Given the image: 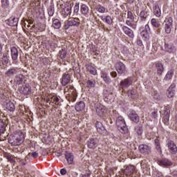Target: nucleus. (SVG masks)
<instances>
[{
    "label": "nucleus",
    "instance_id": "nucleus-1",
    "mask_svg": "<svg viewBox=\"0 0 177 177\" xmlns=\"http://www.w3.org/2000/svg\"><path fill=\"white\" fill-rule=\"evenodd\" d=\"M113 114H115V117H116L115 124L118 131H120L121 133H128V127H127V123H125L124 118L120 116V115L117 113V111H113Z\"/></svg>",
    "mask_w": 177,
    "mask_h": 177
},
{
    "label": "nucleus",
    "instance_id": "nucleus-2",
    "mask_svg": "<svg viewBox=\"0 0 177 177\" xmlns=\"http://www.w3.org/2000/svg\"><path fill=\"white\" fill-rule=\"evenodd\" d=\"M24 142V134L21 132H17L8 138V143L12 146H19Z\"/></svg>",
    "mask_w": 177,
    "mask_h": 177
},
{
    "label": "nucleus",
    "instance_id": "nucleus-3",
    "mask_svg": "<svg viewBox=\"0 0 177 177\" xmlns=\"http://www.w3.org/2000/svg\"><path fill=\"white\" fill-rule=\"evenodd\" d=\"M64 94L69 102H75L77 100V91L74 89V86H67L64 88Z\"/></svg>",
    "mask_w": 177,
    "mask_h": 177
},
{
    "label": "nucleus",
    "instance_id": "nucleus-4",
    "mask_svg": "<svg viewBox=\"0 0 177 177\" xmlns=\"http://www.w3.org/2000/svg\"><path fill=\"white\" fill-rule=\"evenodd\" d=\"M80 19L78 18H71L68 19L64 22L65 30H68L70 27H79L80 26Z\"/></svg>",
    "mask_w": 177,
    "mask_h": 177
},
{
    "label": "nucleus",
    "instance_id": "nucleus-5",
    "mask_svg": "<svg viewBox=\"0 0 177 177\" xmlns=\"http://www.w3.org/2000/svg\"><path fill=\"white\" fill-rule=\"evenodd\" d=\"M138 150L144 156H147L151 153V147L149 145L141 144L138 147Z\"/></svg>",
    "mask_w": 177,
    "mask_h": 177
},
{
    "label": "nucleus",
    "instance_id": "nucleus-6",
    "mask_svg": "<svg viewBox=\"0 0 177 177\" xmlns=\"http://www.w3.org/2000/svg\"><path fill=\"white\" fill-rule=\"evenodd\" d=\"M115 68L120 75H122V74H125L127 73V66L124 65L122 62H118L115 64Z\"/></svg>",
    "mask_w": 177,
    "mask_h": 177
},
{
    "label": "nucleus",
    "instance_id": "nucleus-7",
    "mask_svg": "<svg viewBox=\"0 0 177 177\" xmlns=\"http://www.w3.org/2000/svg\"><path fill=\"white\" fill-rule=\"evenodd\" d=\"M132 82H133L132 77H127L120 81V86L122 91L124 89H128V88L132 85Z\"/></svg>",
    "mask_w": 177,
    "mask_h": 177
},
{
    "label": "nucleus",
    "instance_id": "nucleus-8",
    "mask_svg": "<svg viewBox=\"0 0 177 177\" xmlns=\"http://www.w3.org/2000/svg\"><path fill=\"white\" fill-rule=\"evenodd\" d=\"M169 114H171V106L167 105L165 106L163 120L166 125L169 122Z\"/></svg>",
    "mask_w": 177,
    "mask_h": 177
},
{
    "label": "nucleus",
    "instance_id": "nucleus-9",
    "mask_svg": "<svg viewBox=\"0 0 177 177\" xmlns=\"http://www.w3.org/2000/svg\"><path fill=\"white\" fill-rule=\"evenodd\" d=\"M167 147L171 154L175 155L177 153V147L175 142L172 140H169L167 142Z\"/></svg>",
    "mask_w": 177,
    "mask_h": 177
},
{
    "label": "nucleus",
    "instance_id": "nucleus-10",
    "mask_svg": "<svg viewBox=\"0 0 177 177\" xmlns=\"http://www.w3.org/2000/svg\"><path fill=\"white\" fill-rule=\"evenodd\" d=\"M6 24L11 27H16L19 24V18L11 17L6 20Z\"/></svg>",
    "mask_w": 177,
    "mask_h": 177
},
{
    "label": "nucleus",
    "instance_id": "nucleus-11",
    "mask_svg": "<svg viewBox=\"0 0 177 177\" xmlns=\"http://www.w3.org/2000/svg\"><path fill=\"white\" fill-rule=\"evenodd\" d=\"M95 127L99 133H100L101 135H107V130H106V128L103 127V124H102V122H97L95 123Z\"/></svg>",
    "mask_w": 177,
    "mask_h": 177
},
{
    "label": "nucleus",
    "instance_id": "nucleus-12",
    "mask_svg": "<svg viewBox=\"0 0 177 177\" xmlns=\"http://www.w3.org/2000/svg\"><path fill=\"white\" fill-rule=\"evenodd\" d=\"M99 145V139L97 138H91L87 142V146L89 149H95Z\"/></svg>",
    "mask_w": 177,
    "mask_h": 177
},
{
    "label": "nucleus",
    "instance_id": "nucleus-13",
    "mask_svg": "<svg viewBox=\"0 0 177 177\" xmlns=\"http://www.w3.org/2000/svg\"><path fill=\"white\" fill-rule=\"evenodd\" d=\"M122 30L124 31V34L127 35L128 37L133 39L135 35L133 34V30L129 28L128 26H123Z\"/></svg>",
    "mask_w": 177,
    "mask_h": 177
},
{
    "label": "nucleus",
    "instance_id": "nucleus-14",
    "mask_svg": "<svg viewBox=\"0 0 177 177\" xmlns=\"http://www.w3.org/2000/svg\"><path fill=\"white\" fill-rule=\"evenodd\" d=\"M165 50L166 52H169V53H175V52H176V48L172 43H165Z\"/></svg>",
    "mask_w": 177,
    "mask_h": 177
},
{
    "label": "nucleus",
    "instance_id": "nucleus-15",
    "mask_svg": "<svg viewBox=\"0 0 177 177\" xmlns=\"http://www.w3.org/2000/svg\"><path fill=\"white\" fill-rule=\"evenodd\" d=\"M71 80V76L68 73H64L62 75V78L61 80V84L63 86H66L68 84H70V81Z\"/></svg>",
    "mask_w": 177,
    "mask_h": 177
},
{
    "label": "nucleus",
    "instance_id": "nucleus-16",
    "mask_svg": "<svg viewBox=\"0 0 177 177\" xmlns=\"http://www.w3.org/2000/svg\"><path fill=\"white\" fill-rule=\"evenodd\" d=\"M10 53L12 62H17L19 59V50L16 47H12L10 48Z\"/></svg>",
    "mask_w": 177,
    "mask_h": 177
},
{
    "label": "nucleus",
    "instance_id": "nucleus-17",
    "mask_svg": "<svg viewBox=\"0 0 177 177\" xmlns=\"http://www.w3.org/2000/svg\"><path fill=\"white\" fill-rule=\"evenodd\" d=\"M127 96L130 97V99H138L139 94H138V90L135 88H131L127 91Z\"/></svg>",
    "mask_w": 177,
    "mask_h": 177
},
{
    "label": "nucleus",
    "instance_id": "nucleus-18",
    "mask_svg": "<svg viewBox=\"0 0 177 177\" xmlns=\"http://www.w3.org/2000/svg\"><path fill=\"white\" fill-rule=\"evenodd\" d=\"M95 111L97 115H99L100 117H103V115H104L106 113V109L103 105L99 104V105H97L95 108Z\"/></svg>",
    "mask_w": 177,
    "mask_h": 177
},
{
    "label": "nucleus",
    "instance_id": "nucleus-19",
    "mask_svg": "<svg viewBox=\"0 0 177 177\" xmlns=\"http://www.w3.org/2000/svg\"><path fill=\"white\" fill-rule=\"evenodd\" d=\"M136 167L133 165H129L126 167L124 172L127 176H131L132 174L135 172Z\"/></svg>",
    "mask_w": 177,
    "mask_h": 177
},
{
    "label": "nucleus",
    "instance_id": "nucleus-20",
    "mask_svg": "<svg viewBox=\"0 0 177 177\" xmlns=\"http://www.w3.org/2000/svg\"><path fill=\"white\" fill-rule=\"evenodd\" d=\"M99 17L100 19H101V20H102V21H104L109 26H111V24H113V18H111L110 15H106L105 17L103 15H100L99 16Z\"/></svg>",
    "mask_w": 177,
    "mask_h": 177
},
{
    "label": "nucleus",
    "instance_id": "nucleus-21",
    "mask_svg": "<svg viewBox=\"0 0 177 177\" xmlns=\"http://www.w3.org/2000/svg\"><path fill=\"white\" fill-rule=\"evenodd\" d=\"M158 164L161 167H171L172 162L168 159H162L158 160Z\"/></svg>",
    "mask_w": 177,
    "mask_h": 177
},
{
    "label": "nucleus",
    "instance_id": "nucleus-22",
    "mask_svg": "<svg viewBox=\"0 0 177 177\" xmlns=\"http://www.w3.org/2000/svg\"><path fill=\"white\" fill-rule=\"evenodd\" d=\"M139 17L140 21L143 23L147 20V17H149V12H147L146 10H142L139 15Z\"/></svg>",
    "mask_w": 177,
    "mask_h": 177
},
{
    "label": "nucleus",
    "instance_id": "nucleus-23",
    "mask_svg": "<svg viewBox=\"0 0 177 177\" xmlns=\"http://www.w3.org/2000/svg\"><path fill=\"white\" fill-rule=\"evenodd\" d=\"M156 73L158 75H162L164 73V65L161 62H157L156 64Z\"/></svg>",
    "mask_w": 177,
    "mask_h": 177
},
{
    "label": "nucleus",
    "instance_id": "nucleus-24",
    "mask_svg": "<svg viewBox=\"0 0 177 177\" xmlns=\"http://www.w3.org/2000/svg\"><path fill=\"white\" fill-rule=\"evenodd\" d=\"M65 158L68 162V164H73L74 162V154L66 151L65 153Z\"/></svg>",
    "mask_w": 177,
    "mask_h": 177
},
{
    "label": "nucleus",
    "instance_id": "nucleus-25",
    "mask_svg": "<svg viewBox=\"0 0 177 177\" xmlns=\"http://www.w3.org/2000/svg\"><path fill=\"white\" fill-rule=\"evenodd\" d=\"M6 77H15V75H16V74H17V69L15 68H10L8 70L6 71V72L5 73Z\"/></svg>",
    "mask_w": 177,
    "mask_h": 177
},
{
    "label": "nucleus",
    "instance_id": "nucleus-26",
    "mask_svg": "<svg viewBox=\"0 0 177 177\" xmlns=\"http://www.w3.org/2000/svg\"><path fill=\"white\" fill-rule=\"evenodd\" d=\"M158 49L157 46H155L154 45L147 46V53H148L149 55H154V53L157 52Z\"/></svg>",
    "mask_w": 177,
    "mask_h": 177
},
{
    "label": "nucleus",
    "instance_id": "nucleus-27",
    "mask_svg": "<svg viewBox=\"0 0 177 177\" xmlns=\"http://www.w3.org/2000/svg\"><path fill=\"white\" fill-rule=\"evenodd\" d=\"M24 80V75L21 74L17 75L15 77L14 82L17 84V85H21L23 81Z\"/></svg>",
    "mask_w": 177,
    "mask_h": 177
},
{
    "label": "nucleus",
    "instance_id": "nucleus-28",
    "mask_svg": "<svg viewBox=\"0 0 177 177\" xmlns=\"http://www.w3.org/2000/svg\"><path fill=\"white\" fill-rule=\"evenodd\" d=\"M21 93L24 95H30L31 93V86L29 85L23 86L21 88Z\"/></svg>",
    "mask_w": 177,
    "mask_h": 177
},
{
    "label": "nucleus",
    "instance_id": "nucleus-29",
    "mask_svg": "<svg viewBox=\"0 0 177 177\" xmlns=\"http://www.w3.org/2000/svg\"><path fill=\"white\" fill-rule=\"evenodd\" d=\"M81 13L86 17H88V15H89V7L85 4H82L81 6Z\"/></svg>",
    "mask_w": 177,
    "mask_h": 177
},
{
    "label": "nucleus",
    "instance_id": "nucleus-30",
    "mask_svg": "<svg viewBox=\"0 0 177 177\" xmlns=\"http://www.w3.org/2000/svg\"><path fill=\"white\" fill-rule=\"evenodd\" d=\"M85 109V102L84 101H80L77 102L75 105L76 111H82Z\"/></svg>",
    "mask_w": 177,
    "mask_h": 177
},
{
    "label": "nucleus",
    "instance_id": "nucleus-31",
    "mask_svg": "<svg viewBox=\"0 0 177 177\" xmlns=\"http://www.w3.org/2000/svg\"><path fill=\"white\" fill-rule=\"evenodd\" d=\"M129 117L130 120H131V121H133V122H139L140 120L139 118V115H138L135 112H132L129 113Z\"/></svg>",
    "mask_w": 177,
    "mask_h": 177
},
{
    "label": "nucleus",
    "instance_id": "nucleus-32",
    "mask_svg": "<svg viewBox=\"0 0 177 177\" xmlns=\"http://www.w3.org/2000/svg\"><path fill=\"white\" fill-rule=\"evenodd\" d=\"M86 68L87 71H89L91 74H93V75H96L97 72L96 71V68H95V67H93L92 64H86Z\"/></svg>",
    "mask_w": 177,
    "mask_h": 177
},
{
    "label": "nucleus",
    "instance_id": "nucleus-33",
    "mask_svg": "<svg viewBox=\"0 0 177 177\" xmlns=\"http://www.w3.org/2000/svg\"><path fill=\"white\" fill-rule=\"evenodd\" d=\"M58 57L62 59V60H64V59H66L67 57V50H66L65 48H62L59 53H58Z\"/></svg>",
    "mask_w": 177,
    "mask_h": 177
},
{
    "label": "nucleus",
    "instance_id": "nucleus-34",
    "mask_svg": "<svg viewBox=\"0 0 177 177\" xmlns=\"http://www.w3.org/2000/svg\"><path fill=\"white\" fill-rule=\"evenodd\" d=\"M6 110H8V111H15L16 107L15 106V104H13V102L8 101L6 104Z\"/></svg>",
    "mask_w": 177,
    "mask_h": 177
},
{
    "label": "nucleus",
    "instance_id": "nucleus-35",
    "mask_svg": "<svg viewBox=\"0 0 177 177\" xmlns=\"http://www.w3.org/2000/svg\"><path fill=\"white\" fill-rule=\"evenodd\" d=\"M153 15L156 16V17H161V9L158 5H155L153 6Z\"/></svg>",
    "mask_w": 177,
    "mask_h": 177
},
{
    "label": "nucleus",
    "instance_id": "nucleus-36",
    "mask_svg": "<svg viewBox=\"0 0 177 177\" xmlns=\"http://www.w3.org/2000/svg\"><path fill=\"white\" fill-rule=\"evenodd\" d=\"M53 27L56 30H59L62 27V22L57 19H53Z\"/></svg>",
    "mask_w": 177,
    "mask_h": 177
},
{
    "label": "nucleus",
    "instance_id": "nucleus-37",
    "mask_svg": "<svg viewBox=\"0 0 177 177\" xmlns=\"http://www.w3.org/2000/svg\"><path fill=\"white\" fill-rule=\"evenodd\" d=\"M62 15H64V17H67V16H70L71 15V6H67L64 8L62 11Z\"/></svg>",
    "mask_w": 177,
    "mask_h": 177
},
{
    "label": "nucleus",
    "instance_id": "nucleus-38",
    "mask_svg": "<svg viewBox=\"0 0 177 177\" xmlns=\"http://www.w3.org/2000/svg\"><path fill=\"white\" fill-rule=\"evenodd\" d=\"M174 24V19H172V17L167 16L165 18V20L164 21V24L165 26H172Z\"/></svg>",
    "mask_w": 177,
    "mask_h": 177
},
{
    "label": "nucleus",
    "instance_id": "nucleus-39",
    "mask_svg": "<svg viewBox=\"0 0 177 177\" xmlns=\"http://www.w3.org/2000/svg\"><path fill=\"white\" fill-rule=\"evenodd\" d=\"M154 143H155L156 150H158V151L160 154H162V150L161 149V145L160 144V140H158V138L155 139Z\"/></svg>",
    "mask_w": 177,
    "mask_h": 177
},
{
    "label": "nucleus",
    "instance_id": "nucleus-40",
    "mask_svg": "<svg viewBox=\"0 0 177 177\" xmlns=\"http://www.w3.org/2000/svg\"><path fill=\"white\" fill-rule=\"evenodd\" d=\"M95 10L98 13H106V8L100 4H98L95 6Z\"/></svg>",
    "mask_w": 177,
    "mask_h": 177
},
{
    "label": "nucleus",
    "instance_id": "nucleus-41",
    "mask_svg": "<svg viewBox=\"0 0 177 177\" xmlns=\"http://www.w3.org/2000/svg\"><path fill=\"white\" fill-rule=\"evenodd\" d=\"M102 78H103L104 81L106 84H110L111 82V79L109 77V75L106 73H102Z\"/></svg>",
    "mask_w": 177,
    "mask_h": 177
},
{
    "label": "nucleus",
    "instance_id": "nucleus-42",
    "mask_svg": "<svg viewBox=\"0 0 177 177\" xmlns=\"http://www.w3.org/2000/svg\"><path fill=\"white\" fill-rule=\"evenodd\" d=\"M135 131L139 136H142V133H143V127L141 125H138L135 127Z\"/></svg>",
    "mask_w": 177,
    "mask_h": 177
},
{
    "label": "nucleus",
    "instance_id": "nucleus-43",
    "mask_svg": "<svg viewBox=\"0 0 177 177\" xmlns=\"http://www.w3.org/2000/svg\"><path fill=\"white\" fill-rule=\"evenodd\" d=\"M173 76H174V71L172 70L169 71L165 77V81H169V80L172 79Z\"/></svg>",
    "mask_w": 177,
    "mask_h": 177
},
{
    "label": "nucleus",
    "instance_id": "nucleus-44",
    "mask_svg": "<svg viewBox=\"0 0 177 177\" xmlns=\"http://www.w3.org/2000/svg\"><path fill=\"white\" fill-rule=\"evenodd\" d=\"M151 26H153V27H155L156 28H158V27H160V26H161V24H160V21H158V20H156L154 18H153L151 20Z\"/></svg>",
    "mask_w": 177,
    "mask_h": 177
},
{
    "label": "nucleus",
    "instance_id": "nucleus-45",
    "mask_svg": "<svg viewBox=\"0 0 177 177\" xmlns=\"http://www.w3.org/2000/svg\"><path fill=\"white\" fill-rule=\"evenodd\" d=\"M6 129V124H5V122H3V120L0 118V133H3Z\"/></svg>",
    "mask_w": 177,
    "mask_h": 177
},
{
    "label": "nucleus",
    "instance_id": "nucleus-46",
    "mask_svg": "<svg viewBox=\"0 0 177 177\" xmlns=\"http://www.w3.org/2000/svg\"><path fill=\"white\" fill-rule=\"evenodd\" d=\"M48 16H53L55 15V7L53 6H50L48 8Z\"/></svg>",
    "mask_w": 177,
    "mask_h": 177
},
{
    "label": "nucleus",
    "instance_id": "nucleus-47",
    "mask_svg": "<svg viewBox=\"0 0 177 177\" xmlns=\"http://www.w3.org/2000/svg\"><path fill=\"white\" fill-rule=\"evenodd\" d=\"M1 6L3 9L9 8V0H1Z\"/></svg>",
    "mask_w": 177,
    "mask_h": 177
},
{
    "label": "nucleus",
    "instance_id": "nucleus-48",
    "mask_svg": "<svg viewBox=\"0 0 177 177\" xmlns=\"http://www.w3.org/2000/svg\"><path fill=\"white\" fill-rule=\"evenodd\" d=\"M152 96L155 100H160L161 99V95H160V93L157 91H153Z\"/></svg>",
    "mask_w": 177,
    "mask_h": 177
},
{
    "label": "nucleus",
    "instance_id": "nucleus-49",
    "mask_svg": "<svg viewBox=\"0 0 177 177\" xmlns=\"http://www.w3.org/2000/svg\"><path fill=\"white\" fill-rule=\"evenodd\" d=\"M95 84H96L95 81L87 80L86 82V85L88 88H95Z\"/></svg>",
    "mask_w": 177,
    "mask_h": 177
},
{
    "label": "nucleus",
    "instance_id": "nucleus-50",
    "mask_svg": "<svg viewBox=\"0 0 177 177\" xmlns=\"http://www.w3.org/2000/svg\"><path fill=\"white\" fill-rule=\"evenodd\" d=\"M167 97H169V99L174 97V96L175 95V91H174L173 90H168L167 89Z\"/></svg>",
    "mask_w": 177,
    "mask_h": 177
},
{
    "label": "nucleus",
    "instance_id": "nucleus-51",
    "mask_svg": "<svg viewBox=\"0 0 177 177\" xmlns=\"http://www.w3.org/2000/svg\"><path fill=\"white\" fill-rule=\"evenodd\" d=\"M171 30H172V26L169 25H165V31L166 34H171Z\"/></svg>",
    "mask_w": 177,
    "mask_h": 177
},
{
    "label": "nucleus",
    "instance_id": "nucleus-52",
    "mask_svg": "<svg viewBox=\"0 0 177 177\" xmlns=\"http://www.w3.org/2000/svg\"><path fill=\"white\" fill-rule=\"evenodd\" d=\"M126 24L127 26H129V27H131V28H134V29L136 28V25L132 24V22L131 21H129V20H127L126 21Z\"/></svg>",
    "mask_w": 177,
    "mask_h": 177
},
{
    "label": "nucleus",
    "instance_id": "nucleus-53",
    "mask_svg": "<svg viewBox=\"0 0 177 177\" xmlns=\"http://www.w3.org/2000/svg\"><path fill=\"white\" fill-rule=\"evenodd\" d=\"M127 19H129L130 20H132V21H133V20L135 19V17H133V14H132V12L131 11L127 12Z\"/></svg>",
    "mask_w": 177,
    "mask_h": 177
},
{
    "label": "nucleus",
    "instance_id": "nucleus-54",
    "mask_svg": "<svg viewBox=\"0 0 177 177\" xmlns=\"http://www.w3.org/2000/svg\"><path fill=\"white\" fill-rule=\"evenodd\" d=\"M59 97H53L51 98V103H53L54 104H59Z\"/></svg>",
    "mask_w": 177,
    "mask_h": 177
},
{
    "label": "nucleus",
    "instance_id": "nucleus-55",
    "mask_svg": "<svg viewBox=\"0 0 177 177\" xmlns=\"http://www.w3.org/2000/svg\"><path fill=\"white\" fill-rule=\"evenodd\" d=\"M28 156L30 157H33V158H37V157H38V152L37 151H33L32 153H29Z\"/></svg>",
    "mask_w": 177,
    "mask_h": 177
},
{
    "label": "nucleus",
    "instance_id": "nucleus-56",
    "mask_svg": "<svg viewBox=\"0 0 177 177\" xmlns=\"http://www.w3.org/2000/svg\"><path fill=\"white\" fill-rule=\"evenodd\" d=\"M80 11V3H76L74 7V13L77 15Z\"/></svg>",
    "mask_w": 177,
    "mask_h": 177
},
{
    "label": "nucleus",
    "instance_id": "nucleus-57",
    "mask_svg": "<svg viewBox=\"0 0 177 177\" xmlns=\"http://www.w3.org/2000/svg\"><path fill=\"white\" fill-rule=\"evenodd\" d=\"M153 177H162V173L160 171H154Z\"/></svg>",
    "mask_w": 177,
    "mask_h": 177
},
{
    "label": "nucleus",
    "instance_id": "nucleus-58",
    "mask_svg": "<svg viewBox=\"0 0 177 177\" xmlns=\"http://www.w3.org/2000/svg\"><path fill=\"white\" fill-rule=\"evenodd\" d=\"M141 35H142L144 38H149V33L145 32V30L141 32Z\"/></svg>",
    "mask_w": 177,
    "mask_h": 177
},
{
    "label": "nucleus",
    "instance_id": "nucleus-59",
    "mask_svg": "<svg viewBox=\"0 0 177 177\" xmlns=\"http://www.w3.org/2000/svg\"><path fill=\"white\" fill-rule=\"evenodd\" d=\"M176 88V85H175V84H172L168 88V90L175 91Z\"/></svg>",
    "mask_w": 177,
    "mask_h": 177
},
{
    "label": "nucleus",
    "instance_id": "nucleus-60",
    "mask_svg": "<svg viewBox=\"0 0 177 177\" xmlns=\"http://www.w3.org/2000/svg\"><path fill=\"white\" fill-rule=\"evenodd\" d=\"M144 31L148 32V34H149V32H150V26L147 24L145 25Z\"/></svg>",
    "mask_w": 177,
    "mask_h": 177
},
{
    "label": "nucleus",
    "instance_id": "nucleus-61",
    "mask_svg": "<svg viewBox=\"0 0 177 177\" xmlns=\"http://www.w3.org/2000/svg\"><path fill=\"white\" fill-rule=\"evenodd\" d=\"M144 31L148 32V34H149V32H150V26L147 24L145 25Z\"/></svg>",
    "mask_w": 177,
    "mask_h": 177
},
{
    "label": "nucleus",
    "instance_id": "nucleus-62",
    "mask_svg": "<svg viewBox=\"0 0 177 177\" xmlns=\"http://www.w3.org/2000/svg\"><path fill=\"white\" fill-rule=\"evenodd\" d=\"M61 175H66L67 174V170L66 169H62L60 170Z\"/></svg>",
    "mask_w": 177,
    "mask_h": 177
},
{
    "label": "nucleus",
    "instance_id": "nucleus-63",
    "mask_svg": "<svg viewBox=\"0 0 177 177\" xmlns=\"http://www.w3.org/2000/svg\"><path fill=\"white\" fill-rule=\"evenodd\" d=\"M91 176V172L90 171H87L85 173V174H82V177H90Z\"/></svg>",
    "mask_w": 177,
    "mask_h": 177
},
{
    "label": "nucleus",
    "instance_id": "nucleus-64",
    "mask_svg": "<svg viewBox=\"0 0 177 177\" xmlns=\"http://www.w3.org/2000/svg\"><path fill=\"white\" fill-rule=\"evenodd\" d=\"M153 118H157V111H154L151 113Z\"/></svg>",
    "mask_w": 177,
    "mask_h": 177
}]
</instances>
